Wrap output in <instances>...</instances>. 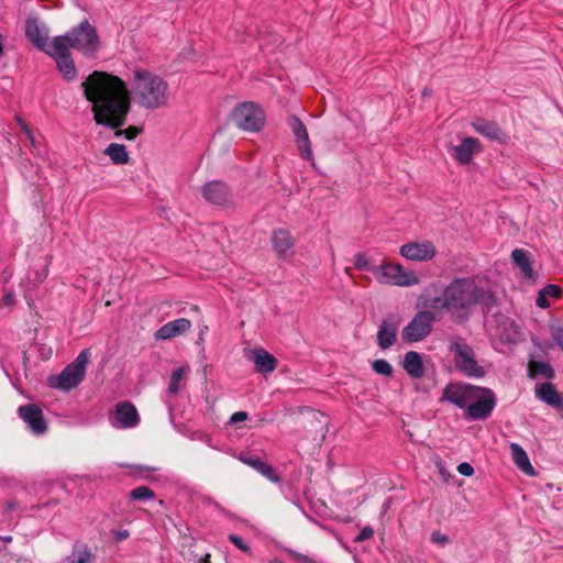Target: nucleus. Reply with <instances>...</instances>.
I'll return each instance as SVG.
<instances>
[{
    "mask_svg": "<svg viewBox=\"0 0 563 563\" xmlns=\"http://www.w3.org/2000/svg\"><path fill=\"white\" fill-rule=\"evenodd\" d=\"M528 374L531 378L542 376L552 379L555 376L554 369L549 363L541 361H530L528 364Z\"/></svg>",
    "mask_w": 563,
    "mask_h": 563,
    "instance_id": "32",
    "label": "nucleus"
},
{
    "mask_svg": "<svg viewBox=\"0 0 563 563\" xmlns=\"http://www.w3.org/2000/svg\"><path fill=\"white\" fill-rule=\"evenodd\" d=\"M66 563H91V554L87 550L74 551Z\"/></svg>",
    "mask_w": 563,
    "mask_h": 563,
    "instance_id": "37",
    "label": "nucleus"
},
{
    "mask_svg": "<svg viewBox=\"0 0 563 563\" xmlns=\"http://www.w3.org/2000/svg\"><path fill=\"white\" fill-rule=\"evenodd\" d=\"M209 559H210V555H209V554H207V555H206V556L200 561V563H210V560H209Z\"/></svg>",
    "mask_w": 563,
    "mask_h": 563,
    "instance_id": "49",
    "label": "nucleus"
},
{
    "mask_svg": "<svg viewBox=\"0 0 563 563\" xmlns=\"http://www.w3.org/2000/svg\"><path fill=\"white\" fill-rule=\"evenodd\" d=\"M272 246L279 260H287L291 255L295 238L286 229L279 228L273 231Z\"/></svg>",
    "mask_w": 563,
    "mask_h": 563,
    "instance_id": "18",
    "label": "nucleus"
},
{
    "mask_svg": "<svg viewBox=\"0 0 563 563\" xmlns=\"http://www.w3.org/2000/svg\"><path fill=\"white\" fill-rule=\"evenodd\" d=\"M510 452L514 463L519 470L528 475H534V468L530 463L528 454L521 445L518 443L510 444Z\"/></svg>",
    "mask_w": 563,
    "mask_h": 563,
    "instance_id": "28",
    "label": "nucleus"
},
{
    "mask_svg": "<svg viewBox=\"0 0 563 563\" xmlns=\"http://www.w3.org/2000/svg\"><path fill=\"white\" fill-rule=\"evenodd\" d=\"M477 387L471 384L451 383L443 389L441 401H449L466 411L471 405L472 397L477 393Z\"/></svg>",
    "mask_w": 563,
    "mask_h": 563,
    "instance_id": "12",
    "label": "nucleus"
},
{
    "mask_svg": "<svg viewBox=\"0 0 563 563\" xmlns=\"http://www.w3.org/2000/svg\"><path fill=\"white\" fill-rule=\"evenodd\" d=\"M3 53V44H2V36L0 35V56Z\"/></svg>",
    "mask_w": 563,
    "mask_h": 563,
    "instance_id": "50",
    "label": "nucleus"
},
{
    "mask_svg": "<svg viewBox=\"0 0 563 563\" xmlns=\"http://www.w3.org/2000/svg\"><path fill=\"white\" fill-rule=\"evenodd\" d=\"M399 319L396 316H388L379 325L377 332V344L382 350L393 346L397 339Z\"/></svg>",
    "mask_w": 563,
    "mask_h": 563,
    "instance_id": "19",
    "label": "nucleus"
},
{
    "mask_svg": "<svg viewBox=\"0 0 563 563\" xmlns=\"http://www.w3.org/2000/svg\"><path fill=\"white\" fill-rule=\"evenodd\" d=\"M90 350H82L77 357L68 364L58 375L51 376L48 384L53 388L69 391L76 388L86 376V368L90 361Z\"/></svg>",
    "mask_w": 563,
    "mask_h": 563,
    "instance_id": "5",
    "label": "nucleus"
},
{
    "mask_svg": "<svg viewBox=\"0 0 563 563\" xmlns=\"http://www.w3.org/2000/svg\"><path fill=\"white\" fill-rule=\"evenodd\" d=\"M536 397L554 408H561L563 406V398L551 383L538 385L536 388Z\"/></svg>",
    "mask_w": 563,
    "mask_h": 563,
    "instance_id": "26",
    "label": "nucleus"
},
{
    "mask_svg": "<svg viewBox=\"0 0 563 563\" xmlns=\"http://www.w3.org/2000/svg\"><path fill=\"white\" fill-rule=\"evenodd\" d=\"M19 417L27 424V428L37 435L46 432L47 424L43 410L35 404H27L18 408Z\"/></svg>",
    "mask_w": 563,
    "mask_h": 563,
    "instance_id": "14",
    "label": "nucleus"
},
{
    "mask_svg": "<svg viewBox=\"0 0 563 563\" xmlns=\"http://www.w3.org/2000/svg\"><path fill=\"white\" fill-rule=\"evenodd\" d=\"M372 368L375 373L390 377L393 375V367L386 360H375L372 363Z\"/></svg>",
    "mask_w": 563,
    "mask_h": 563,
    "instance_id": "35",
    "label": "nucleus"
},
{
    "mask_svg": "<svg viewBox=\"0 0 563 563\" xmlns=\"http://www.w3.org/2000/svg\"><path fill=\"white\" fill-rule=\"evenodd\" d=\"M203 198L211 205L223 206L229 202L231 191L229 187L220 181L212 180L202 186L201 189Z\"/></svg>",
    "mask_w": 563,
    "mask_h": 563,
    "instance_id": "17",
    "label": "nucleus"
},
{
    "mask_svg": "<svg viewBox=\"0 0 563 563\" xmlns=\"http://www.w3.org/2000/svg\"><path fill=\"white\" fill-rule=\"evenodd\" d=\"M48 29L36 18L29 16L25 21V36L40 51L47 54L51 51L48 43Z\"/></svg>",
    "mask_w": 563,
    "mask_h": 563,
    "instance_id": "15",
    "label": "nucleus"
},
{
    "mask_svg": "<svg viewBox=\"0 0 563 563\" xmlns=\"http://www.w3.org/2000/svg\"><path fill=\"white\" fill-rule=\"evenodd\" d=\"M191 329V321L179 318L163 324L154 334L156 340H170L188 332Z\"/></svg>",
    "mask_w": 563,
    "mask_h": 563,
    "instance_id": "21",
    "label": "nucleus"
},
{
    "mask_svg": "<svg viewBox=\"0 0 563 563\" xmlns=\"http://www.w3.org/2000/svg\"><path fill=\"white\" fill-rule=\"evenodd\" d=\"M184 375V368H177L172 373L170 383L168 386V391L173 395H176L180 389V380Z\"/></svg>",
    "mask_w": 563,
    "mask_h": 563,
    "instance_id": "36",
    "label": "nucleus"
},
{
    "mask_svg": "<svg viewBox=\"0 0 563 563\" xmlns=\"http://www.w3.org/2000/svg\"><path fill=\"white\" fill-rule=\"evenodd\" d=\"M354 266H355V268H357L360 271H368L372 273V268L374 265H371L369 260L367 258V256L365 254L357 253L354 256Z\"/></svg>",
    "mask_w": 563,
    "mask_h": 563,
    "instance_id": "38",
    "label": "nucleus"
},
{
    "mask_svg": "<svg viewBox=\"0 0 563 563\" xmlns=\"http://www.w3.org/2000/svg\"><path fill=\"white\" fill-rule=\"evenodd\" d=\"M129 538V532L126 530L115 532V540L122 541Z\"/></svg>",
    "mask_w": 563,
    "mask_h": 563,
    "instance_id": "47",
    "label": "nucleus"
},
{
    "mask_svg": "<svg viewBox=\"0 0 563 563\" xmlns=\"http://www.w3.org/2000/svg\"><path fill=\"white\" fill-rule=\"evenodd\" d=\"M479 150V141L475 137H465L461 144L453 147V157L462 165L472 162L474 153Z\"/></svg>",
    "mask_w": 563,
    "mask_h": 563,
    "instance_id": "24",
    "label": "nucleus"
},
{
    "mask_svg": "<svg viewBox=\"0 0 563 563\" xmlns=\"http://www.w3.org/2000/svg\"><path fill=\"white\" fill-rule=\"evenodd\" d=\"M58 37L63 40V45L68 49L74 48L87 56H92L100 47L98 32L88 20H84L79 25Z\"/></svg>",
    "mask_w": 563,
    "mask_h": 563,
    "instance_id": "4",
    "label": "nucleus"
},
{
    "mask_svg": "<svg viewBox=\"0 0 563 563\" xmlns=\"http://www.w3.org/2000/svg\"><path fill=\"white\" fill-rule=\"evenodd\" d=\"M289 553L292 560H295L297 563H319L317 560L307 554H302L297 551H290Z\"/></svg>",
    "mask_w": 563,
    "mask_h": 563,
    "instance_id": "40",
    "label": "nucleus"
},
{
    "mask_svg": "<svg viewBox=\"0 0 563 563\" xmlns=\"http://www.w3.org/2000/svg\"><path fill=\"white\" fill-rule=\"evenodd\" d=\"M399 253L409 261L427 262L435 256L437 250L431 241L424 240L404 244Z\"/></svg>",
    "mask_w": 563,
    "mask_h": 563,
    "instance_id": "13",
    "label": "nucleus"
},
{
    "mask_svg": "<svg viewBox=\"0 0 563 563\" xmlns=\"http://www.w3.org/2000/svg\"><path fill=\"white\" fill-rule=\"evenodd\" d=\"M497 404L494 391L486 387H477V393L472 397L471 405L465 411L468 420H486L490 417Z\"/></svg>",
    "mask_w": 563,
    "mask_h": 563,
    "instance_id": "9",
    "label": "nucleus"
},
{
    "mask_svg": "<svg viewBox=\"0 0 563 563\" xmlns=\"http://www.w3.org/2000/svg\"><path fill=\"white\" fill-rule=\"evenodd\" d=\"M140 417L135 406L129 401L119 402L115 407L112 426L121 429L134 428L139 424Z\"/></svg>",
    "mask_w": 563,
    "mask_h": 563,
    "instance_id": "16",
    "label": "nucleus"
},
{
    "mask_svg": "<svg viewBox=\"0 0 563 563\" xmlns=\"http://www.w3.org/2000/svg\"><path fill=\"white\" fill-rule=\"evenodd\" d=\"M430 540L434 544L445 545L449 543V537L445 533H442L440 530H434L431 533Z\"/></svg>",
    "mask_w": 563,
    "mask_h": 563,
    "instance_id": "39",
    "label": "nucleus"
},
{
    "mask_svg": "<svg viewBox=\"0 0 563 563\" xmlns=\"http://www.w3.org/2000/svg\"><path fill=\"white\" fill-rule=\"evenodd\" d=\"M246 419H247V412H245V411H236V412H234L231 416L230 422L231 423H238V422L245 421Z\"/></svg>",
    "mask_w": 563,
    "mask_h": 563,
    "instance_id": "44",
    "label": "nucleus"
},
{
    "mask_svg": "<svg viewBox=\"0 0 563 563\" xmlns=\"http://www.w3.org/2000/svg\"><path fill=\"white\" fill-rule=\"evenodd\" d=\"M234 124L249 132L260 131L265 123V114L261 107L253 102H243L232 112Z\"/></svg>",
    "mask_w": 563,
    "mask_h": 563,
    "instance_id": "8",
    "label": "nucleus"
},
{
    "mask_svg": "<svg viewBox=\"0 0 563 563\" xmlns=\"http://www.w3.org/2000/svg\"><path fill=\"white\" fill-rule=\"evenodd\" d=\"M0 540H2L3 542L5 543H9L12 541V537L11 536H7V537H0Z\"/></svg>",
    "mask_w": 563,
    "mask_h": 563,
    "instance_id": "48",
    "label": "nucleus"
},
{
    "mask_svg": "<svg viewBox=\"0 0 563 563\" xmlns=\"http://www.w3.org/2000/svg\"><path fill=\"white\" fill-rule=\"evenodd\" d=\"M562 295V289L560 286L554 284H549L544 288H542L537 296L536 303L538 307L545 309L550 307L549 298H559Z\"/></svg>",
    "mask_w": 563,
    "mask_h": 563,
    "instance_id": "31",
    "label": "nucleus"
},
{
    "mask_svg": "<svg viewBox=\"0 0 563 563\" xmlns=\"http://www.w3.org/2000/svg\"><path fill=\"white\" fill-rule=\"evenodd\" d=\"M457 471L460 474H462L464 476H472L474 474L473 466L467 462H463V463L459 464Z\"/></svg>",
    "mask_w": 563,
    "mask_h": 563,
    "instance_id": "42",
    "label": "nucleus"
},
{
    "mask_svg": "<svg viewBox=\"0 0 563 563\" xmlns=\"http://www.w3.org/2000/svg\"><path fill=\"white\" fill-rule=\"evenodd\" d=\"M134 89L139 104L145 109H157L168 101V84L154 73L134 70Z\"/></svg>",
    "mask_w": 563,
    "mask_h": 563,
    "instance_id": "3",
    "label": "nucleus"
},
{
    "mask_svg": "<svg viewBox=\"0 0 563 563\" xmlns=\"http://www.w3.org/2000/svg\"><path fill=\"white\" fill-rule=\"evenodd\" d=\"M86 99L92 103L93 119L97 124L115 129V136L134 140L142 130L129 126L121 130L131 109L130 93L125 82L118 76L95 70L82 82Z\"/></svg>",
    "mask_w": 563,
    "mask_h": 563,
    "instance_id": "1",
    "label": "nucleus"
},
{
    "mask_svg": "<svg viewBox=\"0 0 563 563\" xmlns=\"http://www.w3.org/2000/svg\"><path fill=\"white\" fill-rule=\"evenodd\" d=\"M472 126L478 134L490 141H496L500 144H506L509 141L507 133L494 121L479 118L472 122Z\"/></svg>",
    "mask_w": 563,
    "mask_h": 563,
    "instance_id": "20",
    "label": "nucleus"
},
{
    "mask_svg": "<svg viewBox=\"0 0 563 563\" xmlns=\"http://www.w3.org/2000/svg\"><path fill=\"white\" fill-rule=\"evenodd\" d=\"M435 320L433 311L423 310L416 313L412 320L402 329V340L413 343L426 339L431 333Z\"/></svg>",
    "mask_w": 563,
    "mask_h": 563,
    "instance_id": "10",
    "label": "nucleus"
},
{
    "mask_svg": "<svg viewBox=\"0 0 563 563\" xmlns=\"http://www.w3.org/2000/svg\"><path fill=\"white\" fill-rule=\"evenodd\" d=\"M402 367L412 378H421L424 375V366L421 355L416 351H409L405 354Z\"/></svg>",
    "mask_w": 563,
    "mask_h": 563,
    "instance_id": "27",
    "label": "nucleus"
},
{
    "mask_svg": "<svg viewBox=\"0 0 563 563\" xmlns=\"http://www.w3.org/2000/svg\"><path fill=\"white\" fill-rule=\"evenodd\" d=\"M250 360L253 361L256 372L261 374L272 373L277 366L276 357L262 347L252 350Z\"/></svg>",
    "mask_w": 563,
    "mask_h": 563,
    "instance_id": "23",
    "label": "nucleus"
},
{
    "mask_svg": "<svg viewBox=\"0 0 563 563\" xmlns=\"http://www.w3.org/2000/svg\"><path fill=\"white\" fill-rule=\"evenodd\" d=\"M422 307L426 309H432L434 311H446L448 306L445 303V288L442 291L441 296L433 298H424L421 302Z\"/></svg>",
    "mask_w": 563,
    "mask_h": 563,
    "instance_id": "33",
    "label": "nucleus"
},
{
    "mask_svg": "<svg viewBox=\"0 0 563 563\" xmlns=\"http://www.w3.org/2000/svg\"><path fill=\"white\" fill-rule=\"evenodd\" d=\"M290 126L296 136L300 156L306 161H312L311 144L305 124L298 118H292Z\"/></svg>",
    "mask_w": 563,
    "mask_h": 563,
    "instance_id": "22",
    "label": "nucleus"
},
{
    "mask_svg": "<svg viewBox=\"0 0 563 563\" xmlns=\"http://www.w3.org/2000/svg\"><path fill=\"white\" fill-rule=\"evenodd\" d=\"M511 258L517 267L520 268L522 275L527 278L532 277L533 269L531 265V261L529 257V253L521 249H516L511 253Z\"/></svg>",
    "mask_w": 563,
    "mask_h": 563,
    "instance_id": "29",
    "label": "nucleus"
},
{
    "mask_svg": "<svg viewBox=\"0 0 563 563\" xmlns=\"http://www.w3.org/2000/svg\"><path fill=\"white\" fill-rule=\"evenodd\" d=\"M241 462L249 465L250 467L254 468L256 472L262 474L264 477H266L272 483H280L282 478L279 475L275 472L272 465L268 463L262 461L260 457H250L241 455L239 457Z\"/></svg>",
    "mask_w": 563,
    "mask_h": 563,
    "instance_id": "25",
    "label": "nucleus"
},
{
    "mask_svg": "<svg viewBox=\"0 0 563 563\" xmlns=\"http://www.w3.org/2000/svg\"><path fill=\"white\" fill-rule=\"evenodd\" d=\"M229 540L241 551L243 552H250V547L246 544V542L236 534H230Z\"/></svg>",
    "mask_w": 563,
    "mask_h": 563,
    "instance_id": "41",
    "label": "nucleus"
},
{
    "mask_svg": "<svg viewBox=\"0 0 563 563\" xmlns=\"http://www.w3.org/2000/svg\"><path fill=\"white\" fill-rule=\"evenodd\" d=\"M495 301L492 290L475 276L454 278L445 287L448 313L455 323L467 321L476 306L490 309Z\"/></svg>",
    "mask_w": 563,
    "mask_h": 563,
    "instance_id": "2",
    "label": "nucleus"
},
{
    "mask_svg": "<svg viewBox=\"0 0 563 563\" xmlns=\"http://www.w3.org/2000/svg\"><path fill=\"white\" fill-rule=\"evenodd\" d=\"M47 55L55 59L58 70L66 80H74L77 77V69L71 58L70 51L63 45L60 37H54L52 40L51 51H47Z\"/></svg>",
    "mask_w": 563,
    "mask_h": 563,
    "instance_id": "11",
    "label": "nucleus"
},
{
    "mask_svg": "<svg viewBox=\"0 0 563 563\" xmlns=\"http://www.w3.org/2000/svg\"><path fill=\"white\" fill-rule=\"evenodd\" d=\"M449 351L453 354L455 367L465 376L482 378L485 368L478 364L473 347L463 341H451Z\"/></svg>",
    "mask_w": 563,
    "mask_h": 563,
    "instance_id": "7",
    "label": "nucleus"
},
{
    "mask_svg": "<svg viewBox=\"0 0 563 563\" xmlns=\"http://www.w3.org/2000/svg\"><path fill=\"white\" fill-rule=\"evenodd\" d=\"M374 536V530L371 527H365L361 530L358 536L356 537L355 541H364L367 539H371Z\"/></svg>",
    "mask_w": 563,
    "mask_h": 563,
    "instance_id": "43",
    "label": "nucleus"
},
{
    "mask_svg": "<svg viewBox=\"0 0 563 563\" xmlns=\"http://www.w3.org/2000/svg\"><path fill=\"white\" fill-rule=\"evenodd\" d=\"M372 274L379 284L409 287L418 285L420 282L416 273L406 271L404 266L390 262L373 266Z\"/></svg>",
    "mask_w": 563,
    "mask_h": 563,
    "instance_id": "6",
    "label": "nucleus"
},
{
    "mask_svg": "<svg viewBox=\"0 0 563 563\" xmlns=\"http://www.w3.org/2000/svg\"><path fill=\"white\" fill-rule=\"evenodd\" d=\"M2 306L9 307L14 303V295L12 292H7L3 295L1 299Z\"/></svg>",
    "mask_w": 563,
    "mask_h": 563,
    "instance_id": "46",
    "label": "nucleus"
},
{
    "mask_svg": "<svg viewBox=\"0 0 563 563\" xmlns=\"http://www.w3.org/2000/svg\"><path fill=\"white\" fill-rule=\"evenodd\" d=\"M104 154L110 157L113 164L124 165L129 163L130 156L123 144L111 143L104 150Z\"/></svg>",
    "mask_w": 563,
    "mask_h": 563,
    "instance_id": "30",
    "label": "nucleus"
},
{
    "mask_svg": "<svg viewBox=\"0 0 563 563\" xmlns=\"http://www.w3.org/2000/svg\"><path fill=\"white\" fill-rule=\"evenodd\" d=\"M132 500L146 501L155 498V493L147 486H139L130 492Z\"/></svg>",
    "mask_w": 563,
    "mask_h": 563,
    "instance_id": "34",
    "label": "nucleus"
},
{
    "mask_svg": "<svg viewBox=\"0 0 563 563\" xmlns=\"http://www.w3.org/2000/svg\"><path fill=\"white\" fill-rule=\"evenodd\" d=\"M18 121H19V124H20L22 131L26 134V136L30 140V142L32 143V145H34L35 141H34L33 134H32L31 130L29 129V126L26 125V123L22 119H19Z\"/></svg>",
    "mask_w": 563,
    "mask_h": 563,
    "instance_id": "45",
    "label": "nucleus"
}]
</instances>
